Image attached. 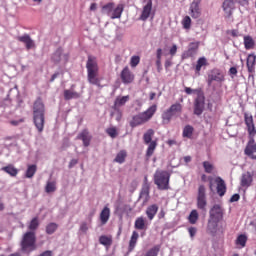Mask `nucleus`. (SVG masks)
<instances>
[{
  "mask_svg": "<svg viewBox=\"0 0 256 256\" xmlns=\"http://www.w3.org/2000/svg\"><path fill=\"white\" fill-rule=\"evenodd\" d=\"M244 122L247 127V131L251 140L248 142L244 153L250 159H256V143L253 137L256 135L255 121L253 120V115L251 113H244Z\"/></svg>",
  "mask_w": 256,
  "mask_h": 256,
  "instance_id": "1",
  "label": "nucleus"
},
{
  "mask_svg": "<svg viewBox=\"0 0 256 256\" xmlns=\"http://www.w3.org/2000/svg\"><path fill=\"white\" fill-rule=\"evenodd\" d=\"M33 121L38 133H43V129H45V103H43V98L41 97L34 101Z\"/></svg>",
  "mask_w": 256,
  "mask_h": 256,
  "instance_id": "2",
  "label": "nucleus"
},
{
  "mask_svg": "<svg viewBox=\"0 0 256 256\" xmlns=\"http://www.w3.org/2000/svg\"><path fill=\"white\" fill-rule=\"evenodd\" d=\"M155 113H157V105L154 104L150 106L146 111L138 115H134L132 117V120L129 122L130 127H132V129H135V127H139V125L147 123L153 118Z\"/></svg>",
  "mask_w": 256,
  "mask_h": 256,
  "instance_id": "3",
  "label": "nucleus"
},
{
  "mask_svg": "<svg viewBox=\"0 0 256 256\" xmlns=\"http://www.w3.org/2000/svg\"><path fill=\"white\" fill-rule=\"evenodd\" d=\"M208 229L216 231L219 227V222L223 220V208L219 204H215L209 212Z\"/></svg>",
  "mask_w": 256,
  "mask_h": 256,
  "instance_id": "4",
  "label": "nucleus"
},
{
  "mask_svg": "<svg viewBox=\"0 0 256 256\" xmlns=\"http://www.w3.org/2000/svg\"><path fill=\"white\" fill-rule=\"evenodd\" d=\"M182 113H183V105H181V103L176 102L172 104L168 109H166L162 113L163 125H169L173 117H181Z\"/></svg>",
  "mask_w": 256,
  "mask_h": 256,
  "instance_id": "5",
  "label": "nucleus"
},
{
  "mask_svg": "<svg viewBox=\"0 0 256 256\" xmlns=\"http://www.w3.org/2000/svg\"><path fill=\"white\" fill-rule=\"evenodd\" d=\"M171 179V174L166 170H157L154 174V183L157 185L160 191H169V181Z\"/></svg>",
  "mask_w": 256,
  "mask_h": 256,
  "instance_id": "6",
  "label": "nucleus"
},
{
  "mask_svg": "<svg viewBox=\"0 0 256 256\" xmlns=\"http://www.w3.org/2000/svg\"><path fill=\"white\" fill-rule=\"evenodd\" d=\"M123 11H125L123 4H118L117 7H115V3L110 2L102 6V13L108 15L111 19H121Z\"/></svg>",
  "mask_w": 256,
  "mask_h": 256,
  "instance_id": "7",
  "label": "nucleus"
},
{
  "mask_svg": "<svg viewBox=\"0 0 256 256\" xmlns=\"http://www.w3.org/2000/svg\"><path fill=\"white\" fill-rule=\"evenodd\" d=\"M35 243H37V237L35 236V232H26L21 241V249L25 253H31V251H35L37 249V246H35Z\"/></svg>",
  "mask_w": 256,
  "mask_h": 256,
  "instance_id": "8",
  "label": "nucleus"
},
{
  "mask_svg": "<svg viewBox=\"0 0 256 256\" xmlns=\"http://www.w3.org/2000/svg\"><path fill=\"white\" fill-rule=\"evenodd\" d=\"M154 135L155 130L153 129H148L143 135V141L145 145H148V148L146 150L147 159L153 157V153H155V149H157V140H153Z\"/></svg>",
  "mask_w": 256,
  "mask_h": 256,
  "instance_id": "9",
  "label": "nucleus"
},
{
  "mask_svg": "<svg viewBox=\"0 0 256 256\" xmlns=\"http://www.w3.org/2000/svg\"><path fill=\"white\" fill-rule=\"evenodd\" d=\"M88 81L91 85H101V80L99 79V66L97 65H87Z\"/></svg>",
  "mask_w": 256,
  "mask_h": 256,
  "instance_id": "10",
  "label": "nucleus"
},
{
  "mask_svg": "<svg viewBox=\"0 0 256 256\" xmlns=\"http://www.w3.org/2000/svg\"><path fill=\"white\" fill-rule=\"evenodd\" d=\"M213 81H216V83H220V84L223 83V81H225V73H223V71L218 69L211 70L208 73V79H207V83L209 87L213 85Z\"/></svg>",
  "mask_w": 256,
  "mask_h": 256,
  "instance_id": "11",
  "label": "nucleus"
},
{
  "mask_svg": "<svg viewBox=\"0 0 256 256\" xmlns=\"http://www.w3.org/2000/svg\"><path fill=\"white\" fill-rule=\"evenodd\" d=\"M205 110V94L199 92L194 100V115H202Z\"/></svg>",
  "mask_w": 256,
  "mask_h": 256,
  "instance_id": "12",
  "label": "nucleus"
},
{
  "mask_svg": "<svg viewBox=\"0 0 256 256\" xmlns=\"http://www.w3.org/2000/svg\"><path fill=\"white\" fill-rule=\"evenodd\" d=\"M120 79L124 85H131L135 81V74L129 69V66H126L120 73Z\"/></svg>",
  "mask_w": 256,
  "mask_h": 256,
  "instance_id": "13",
  "label": "nucleus"
},
{
  "mask_svg": "<svg viewBox=\"0 0 256 256\" xmlns=\"http://www.w3.org/2000/svg\"><path fill=\"white\" fill-rule=\"evenodd\" d=\"M153 13V0H148L146 5L143 6L139 21H147Z\"/></svg>",
  "mask_w": 256,
  "mask_h": 256,
  "instance_id": "14",
  "label": "nucleus"
},
{
  "mask_svg": "<svg viewBox=\"0 0 256 256\" xmlns=\"http://www.w3.org/2000/svg\"><path fill=\"white\" fill-rule=\"evenodd\" d=\"M240 185L243 189H249L253 185V173L245 172L240 177Z\"/></svg>",
  "mask_w": 256,
  "mask_h": 256,
  "instance_id": "15",
  "label": "nucleus"
},
{
  "mask_svg": "<svg viewBox=\"0 0 256 256\" xmlns=\"http://www.w3.org/2000/svg\"><path fill=\"white\" fill-rule=\"evenodd\" d=\"M200 0H194L190 5V15L192 19H199L201 17V9H199Z\"/></svg>",
  "mask_w": 256,
  "mask_h": 256,
  "instance_id": "16",
  "label": "nucleus"
},
{
  "mask_svg": "<svg viewBox=\"0 0 256 256\" xmlns=\"http://www.w3.org/2000/svg\"><path fill=\"white\" fill-rule=\"evenodd\" d=\"M215 183L217 185L216 190L220 197H223L225 193H227V185L225 184V180H223L221 177H216Z\"/></svg>",
  "mask_w": 256,
  "mask_h": 256,
  "instance_id": "17",
  "label": "nucleus"
},
{
  "mask_svg": "<svg viewBox=\"0 0 256 256\" xmlns=\"http://www.w3.org/2000/svg\"><path fill=\"white\" fill-rule=\"evenodd\" d=\"M67 59H69V56L67 54H63L62 48H58L52 55L53 63H61V61H67Z\"/></svg>",
  "mask_w": 256,
  "mask_h": 256,
  "instance_id": "18",
  "label": "nucleus"
},
{
  "mask_svg": "<svg viewBox=\"0 0 256 256\" xmlns=\"http://www.w3.org/2000/svg\"><path fill=\"white\" fill-rule=\"evenodd\" d=\"M222 8L227 17H231V15H233V9H235V1L225 0L222 4Z\"/></svg>",
  "mask_w": 256,
  "mask_h": 256,
  "instance_id": "19",
  "label": "nucleus"
},
{
  "mask_svg": "<svg viewBox=\"0 0 256 256\" xmlns=\"http://www.w3.org/2000/svg\"><path fill=\"white\" fill-rule=\"evenodd\" d=\"M198 49H199V43H197V42L190 43L188 50L186 52H184L182 55L183 59L193 57V55H195L197 53Z\"/></svg>",
  "mask_w": 256,
  "mask_h": 256,
  "instance_id": "20",
  "label": "nucleus"
},
{
  "mask_svg": "<svg viewBox=\"0 0 256 256\" xmlns=\"http://www.w3.org/2000/svg\"><path fill=\"white\" fill-rule=\"evenodd\" d=\"M77 139L83 141L84 147H89V145H91V135H89V131L87 129L80 132Z\"/></svg>",
  "mask_w": 256,
  "mask_h": 256,
  "instance_id": "21",
  "label": "nucleus"
},
{
  "mask_svg": "<svg viewBox=\"0 0 256 256\" xmlns=\"http://www.w3.org/2000/svg\"><path fill=\"white\" fill-rule=\"evenodd\" d=\"M18 41H20V43H25L26 45V49H33V47H35V42H33V40L31 39V36H29L28 34H25L23 36H19Z\"/></svg>",
  "mask_w": 256,
  "mask_h": 256,
  "instance_id": "22",
  "label": "nucleus"
},
{
  "mask_svg": "<svg viewBox=\"0 0 256 256\" xmlns=\"http://www.w3.org/2000/svg\"><path fill=\"white\" fill-rule=\"evenodd\" d=\"M158 211H159V206L157 204H152L147 207L146 215L149 221H153V219H155V215H157Z\"/></svg>",
  "mask_w": 256,
  "mask_h": 256,
  "instance_id": "23",
  "label": "nucleus"
},
{
  "mask_svg": "<svg viewBox=\"0 0 256 256\" xmlns=\"http://www.w3.org/2000/svg\"><path fill=\"white\" fill-rule=\"evenodd\" d=\"M109 217H111V209L105 206L100 213L101 225H107V222L109 221Z\"/></svg>",
  "mask_w": 256,
  "mask_h": 256,
  "instance_id": "24",
  "label": "nucleus"
},
{
  "mask_svg": "<svg viewBox=\"0 0 256 256\" xmlns=\"http://www.w3.org/2000/svg\"><path fill=\"white\" fill-rule=\"evenodd\" d=\"M151 188L145 185V187H142L139 199H142L143 205H147L149 203V199H151V196H149Z\"/></svg>",
  "mask_w": 256,
  "mask_h": 256,
  "instance_id": "25",
  "label": "nucleus"
},
{
  "mask_svg": "<svg viewBox=\"0 0 256 256\" xmlns=\"http://www.w3.org/2000/svg\"><path fill=\"white\" fill-rule=\"evenodd\" d=\"M75 86L72 85V88ZM81 97V94L79 92H75L73 89L70 90H64V99L65 101H71V99H79Z\"/></svg>",
  "mask_w": 256,
  "mask_h": 256,
  "instance_id": "26",
  "label": "nucleus"
},
{
  "mask_svg": "<svg viewBox=\"0 0 256 256\" xmlns=\"http://www.w3.org/2000/svg\"><path fill=\"white\" fill-rule=\"evenodd\" d=\"M1 171L7 173L8 175H10V177H15L16 175H19V169L15 168L13 164H8L7 166L2 167Z\"/></svg>",
  "mask_w": 256,
  "mask_h": 256,
  "instance_id": "27",
  "label": "nucleus"
},
{
  "mask_svg": "<svg viewBox=\"0 0 256 256\" xmlns=\"http://www.w3.org/2000/svg\"><path fill=\"white\" fill-rule=\"evenodd\" d=\"M129 99H130L129 95L117 97L112 107H115L116 109H121V107H124V105H126Z\"/></svg>",
  "mask_w": 256,
  "mask_h": 256,
  "instance_id": "28",
  "label": "nucleus"
},
{
  "mask_svg": "<svg viewBox=\"0 0 256 256\" xmlns=\"http://www.w3.org/2000/svg\"><path fill=\"white\" fill-rule=\"evenodd\" d=\"M134 227L138 231H145L147 229V223L145 222V218H143V216L138 217L135 220Z\"/></svg>",
  "mask_w": 256,
  "mask_h": 256,
  "instance_id": "29",
  "label": "nucleus"
},
{
  "mask_svg": "<svg viewBox=\"0 0 256 256\" xmlns=\"http://www.w3.org/2000/svg\"><path fill=\"white\" fill-rule=\"evenodd\" d=\"M126 159H127V150H120L114 159V163H119L120 165H123Z\"/></svg>",
  "mask_w": 256,
  "mask_h": 256,
  "instance_id": "30",
  "label": "nucleus"
},
{
  "mask_svg": "<svg viewBox=\"0 0 256 256\" xmlns=\"http://www.w3.org/2000/svg\"><path fill=\"white\" fill-rule=\"evenodd\" d=\"M139 239V233L137 231L132 232V236L129 241V251H133L135 249V245H137V241Z\"/></svg>",
  "mask_w": 256,
  "mask_h": 256,
  "instance_id": "31",
  "label": "nucleus"
},
{
  "mask_svg": "<svg viewBox=\"0 0 256 256\" xmlns=\"http://www.w3.org/2000/svg\"><path fill=\"white\" fill-rule=\"evenodd\" d=\"M199 221V212L196 209L192 210L188 216V222L190 225H195Z\"/></svg>",
  "mask_w": 256,
  "mask_h": 256,
  "instance_id": "32",
  "label": "nucleus"
},
{
  "mask_svg": "<svg viewBox=\"0 0 256 256\" xmlns=\"http://www.w3.org/2000/svg\"><path fill=\"white\" fill-rule=\"evenodd\" d=\"M35 173H37V165H35V164L29 165L27 167V170H26V173H25V177L27 179H32V177L35 176Z\"/></svg>",
  "mask_w": 256,
  "mask_h": 256,
  "instance_id": "33",
  "label": "nucleus"
},
{
  "mask_svg": "<svg viewBox=\"0 0 256 256\" xmlns=\"http://www.w3.org/2000/svg\"><path fill=\"white\" fill-rule=\"evenodd\" d=\"M100 245H104V247H111L113 245V239L109 236L102 235L99 237Z\"/></svg>",
  "mask_w": 256,
  "mask_h": 256,
  "instance_id": "34",
  "label": "nucleus"
},
{
  "mask_svg": "<svg viewBox=\"0 0 256 256\" xmlns=\"http://www.w3.org/2000/svg\"><path fill=\"white\" fill-rule=\"evenodd\" d=\"M244 47L247 50L255 48V40H253V37L244 36Z\"/></svg>",
  "mask_w": 256,
  "mask_h": 256,
  "instance_id": "35",
  "label": "nucleus"
},
{
  "mask_svg": "<svg viewBox=\"0 0 256 256\" xmlns=\"http://www.w3.org/2000/svg\"><path fill=\"white\" fill-rule=\"evenodd\" d=\"M113 111L110 113L111 117H115L116 121H121L123 119V110L121 108H115L112 106Z\"/></svg>",
  "mask_w": 256,
  "mask_h": 256,
  "instance_id": "36",
  "label": "nucleus"
},
{
  "mask_svg": "<svg viewBox=\"0 0 256 256\" xmlns=\"http://www.w3.org/2000/svg\"><path fill=\"white\" fill-rule=\"evenodd\" d=\"M57 191V182L56 181H48L45 186L46 193H55Z\"/></svg>",
  "mask_w": 256,
  "mask_h": 256,
  "instance_id": "37",
  "label": "nucleus"
},
{
  "mask_svg": "<svg viewBox=\"0 0 256 256\" xmlns=\"http://www.w3.org/2000/svg\"><path fill=\"white\" fill-rule=\"evenodd\" d=\"M207 207V198L197 197V208L205 211Z\"/></svg>",
  "mask_w": 256,
  "mask_h": 256,
  "instance_id": "38",
  "label": "nucleus"
},
{
  "mask_svg": "<svg viewBox=\"0 0 256 256\" xmlns=\"http://www.w3.org/2000/svg\"><path fill=\"white\" fill-rule=\"evenodd\" d=\"M194 128L191 125H186L183 129V137H187V139H191L193 137Z\"/></svg>",
  "mask_w": 256,
  "mask_h": 256,
  "instance_id": "39",
  "label": "nucleus"
},
{
  "mask_svg": "<svg viewBox=\"0 0 256 256\" xmlns=\"http://www.w3.org/2000/svg\"><path fill=\"white\" fill-rule=\"evenodd\" d=\"M159 251H161V246L156 245V246L152 247L151 249H149L146 252L145 256H158Z\"/></svg>",
  "mask_w": 256,
  "mask_h": 256,
  "instance_id": "40",
  "label": "nucleus"
},
{
  "mask_svg": "<svg viewBox=\"0 0 256 256\" xmlns=\"http://www.w3.org/2000/svg\"><path fill=\"white\" fill-rule=\"evenodd\" d=\"M39 228V218L35 217L31 220L28 229L30 230V232L33 231H37V229Z\"/></svg>",
  "mask_w": 256,
  "mask_h": 256,
  "instance_id": "41",
  "label": "nucleus"
},
{
  "mask_svg": "<svg viewBox=\"0 0 256 256\" xmlns=\"http://www.w3.org/2000/svg\"><path fill=\"white\" fill-rule=\"evenodd\" d=\"M106 133L108 134L109 137H111V139H115L119 135V132L117 131V127L115 126L107 128Z\"/></svg>",
  "mask_w": 256,
  "mask_h": 256,
  "instance_id": "42",
  "label": "nucleus"
},
{
  "mask_svg": "<svg viewBox=\"0 0 256 256\" xmlns=\"http://www.w3.org/2000/svg\"><path fill=\"white\" fill-rule=\"evenodd\" d=\"M236 245H240V247H245L247 245V236L245 234H241L236 239Z\"/></svg>",
  "mask_w": 256,
  "mask_h": 256,
  "instance_id": "43",
  "label": "nucleus"
},
{
  "mask_svg": "<svg viewBox=\"0 0 256 256\" xmlns=\"http://www.w3.org/2000/svg\"><path fill=\"white\" fill-rule=\"evenodd\" d=\"M203 167H204V171L205 173H213L214 169H215V166L209 162V161H204L202 163Z\"/></svg>",
  "mask_w": 256,
  "mask_h": 256,
  "instance_id": "44",
  "label": "nucleus"
},
{
  "mask_svg": "<svg viewBox=\"0 0 256 256\" xmlns=\"http://www.w3.org/2000/svg\"><path fill=\"white\" fill-rule=\"evenodd\" d=\"M57 223H49L47 226H46V233L47 235H53V233H55V231H57Z\"/></svg>",
  "mask_w": 256,
  "mask_h": 256,
  "instance_id": "45",
  "label": "nucleus"
},
{
  "mask_svg": "<svg viewBox=\"0 0 256 256\" xmlns=\"http://www.w3.org/2000/svg\"><path fill=\"white\" fill-rule=\"evenodd\" d=\"M186 95H193V93H195L197 95V97H199V93H203V91H201V89H192L189 87H185L184 89Z\"/></svg>",
  "mask_w": 256,
  "mask_h": 256,
  "instance_id": "46",
  "label": "nucleus"
},
{
  "mask_svg": "<svg viewBox=\"0 0 256 256\" xmlns=\"http://www.w3.org/2000/svg\"><path fill=\"white\" fill-rule=\"evenodd\" d=\"M182 26L184 29H191V17L185 16L182 20Z\"/></svg>",
  "mask_w": 256,
  "mask_h": 256,
  "instance_id": "47",
  "label": "nucleus"
},
{
  "mask_svg": "<svg viewBox=\"0 0 256 256\" xmlns=\"http://www.w3.org/2000/svg\"><path fill=\"white\" fill-rule=\"evenodd\" d=\"M156 57H157L156 65H161V57H163V49L161 48L157 49Z\"/></svg>",
  "mask_w": 256,
  "mask_h": 256,
  "instance_id": "48",
  "label": "nucleus"
},
{
  "mask_svg": "<svg viewBox=\"0 0 256 256\" xmlns=\"http://www.w3.org/2000/svg\"><path fill=\"white\" fill-rule=\"evenodd\" d=\"M256 56L255 54H249L247 57L246 65H255Z\"/></svg>",
  "mask_w": 256,
  "mask_h": 256,
  "instance_id": "49",
  "label": "nucleus"
},
{
  "mask_svg": "<svg viewBox=\"0 0 256 256\" xmlns=\"http://www.w3.org/2000/svg\"><path fill=\"white\" fill-rule=\"evenodd\" d=\"M197 197L207 198V196L205 195V186L200 185L198 187V195H197Z\"/></svg>",
  "mask_w": 256,
  "mask_h": 256,
  "instance_id": "50",
  "label": "nucleus"
},
{
  "mask_svg": "<svg viewBox=\"0 0 256 256\" xmlns=\"http://www.w3.org/2000/svg\"><path fill=\"white\" fill-rule=\"evenodd\" d=\"M188 233L191 237V239H194L195 238V235H197V229L195 227H189L188 228Z\"/></svg>",
  "mask_w": 256,
  "mask_h": 256,
  "instance_id": "51",
  "label": "nucleus"
},
{
  "mask_svg": "<svg viewBox=\"0 0 256 256\" xmlns=\"http://www.w3.org/2000/svg\"><path fill=\"white\" fill-rule=\"evenodd\" d=\"M140 62H141V57H139V56L131 57V60H130L131 65H137Z\"/></svg>",
  "mask_w": 256,
  "mask_h": 256,
  "instance_id": "52",
  "label": "nucleus"
},
{
  "mask_svg": "<svg viewBox=\"0 0 256 256\" xmlns=\"http://www.w3.org/2000/svg\"><path fill=\"white\" fill-rule=\"evenodd\" d=\"M201 67H203V66L196 65V66L192 67L193 71H195V77H199V75H201Z\"/></svg>",
  "mask_w": 256,
  "mask_h": 256,
  "instance_id": "53",
  "label": "nucleus"
},
{
  "mask_svg": "<svg viewBox=\"0 0 256 256\" xmlns=\"http://www.w3.org/2000/svg\"><path fill=\"white\" fill-rule=\"evenodd\" d=\"M80 231L82 233H86L87 231H89V226H87V222H82L80 225Z\"/></svg>",
  "mask_w": 256,
  "mask_h": 256,
  "instance_id": "54",
  "label": "nucleus"
},
{
  "mask_svg": "<svg viewBox=\"0 0 256 256\" xmlns=\"http://www.w3.org/2000/svg\"><path fill=\"white\" fill-rule=\"evenodd\" d=\"M241 199V196L239 194H233L232 197L230 198V203H235Z\"/></svg>",
  "mask_w": 256,
  "mask_h": 256,
  "instance_id": "55",
  "label": "nucleus"
},
{
  "mask_svg": "<svg viewBox=\"0 0 256 256\" xmlns=\"http://www.w3.org/2000/svg\"><path fill=\"white\" fill-rule=\"evenodd\" d=\"M79 163V161L77 159H72L70 162H69V169H73V167H75V165H77Z\"/></svg>",
  "mask_w": 256,
  "mask_h": 256,
  "instance_id": "56",
  "label": "nucleus"
},
{
  "mask_svg": "<svg viewBox=\"0 0 256 256\" xmlns=\"http://www.w3.org/2000/svg\"><path fill=\"white\" fill-rule=\"evenodd\" d=\"M197 65H207V58L201 57L200 59H198Z\"/></svg>",
  "mask_w": 256,
  "mask_h": 256,
  "instance_id": "57",
  "label": "nucleus"
},
{
  "mask_svg": "<svg viewBox=\"0 0 256 256\" xmlns=\"http://www.w3.org/2000/svg\"><path fill=\"white\" fill-rule=\"evenodd\" d=\"M87 65H95V57L89 56Z\"/></svg>",
  "mask_w": 256,
  "mask_h": 256,
  "instance_id": "58",
  "label": "nucleus"
},
{
  "mask_svg": "<svg viewBox=\"0 0 256 256\" xmlns=\"http://www.w3.org/2000/svg\"><path fill=\"white\" fill-rule=\"evenodd\" d=\"M177 53V45H173L171 48H170V55H175Z\"/></svg>",
  "mask_w": 256,
  "mask_h": 256,
  "instance_id": "59",
  "label": "nucleus"
},
{
  "mask_svg": "<svg viewBox=\"0 0 256 256\" xmlns=\"http://www.w3.org/2000/svg\"><path fill=\"white\" fill-rule=\"evenodd\" d=\"M230 75H232V77L234 75H237V67H231L229 70Z\"/></svg>",
  "mask_w": 256,
  "mask_h": 256,
  "instance_id": "60",
  "label": "nucleus"
},
{
  "mask_svg": "<svg viewBox=\"0 0 256 256\" xmlns=\"http://www.w3.org/2000/svg\"><path fill=\"white\" fill-rule=\"evenodd\" d=\"M145 185L148 186L149 189H151V185L149 184V180H148L147 176L144 177V182H143L142 187H145Z\"/></svg>",
  "mask_w": 256,
  "mask_h": 256,
  "instance_id": "61",
  "label": "nucleus"
},
{
  "mask_svg": "<svg viewBox=\"0 0 256 256\" xmlns=\"http://www.w3.org/2000/svg\"><path fill=\"white\" fill-rule=\"evenodd\" d=\"M249 73H255V66L254 65H248L247 66Z\"/></svg>",
  "mask_w": 256,
  "mask_h": 256,
  "instance_id": "62",
  "label": "nucleus"
},
{
  "mask_svg": "<svg viewBox=\"0 0 256 256\" xmlns=\"http://www.w3.org/2000/svg\"><path fill=\"white\" fill-rule=\"evenodd\" d=\"M59 77V72H56L52 75L51 79H50V82L53 83V81H55V79Z\"/></svg>",
  "mask_w": 256,
  "mask_h": 256,
  "instance_id": "63",
  "label": "nucleus"
},
{
  "mask_svg": "<svg viewBox=\"0 0 256 256\" xmlns=\"http://www.w3.org/2000/svg\"><path fill=\"white\" fill-rule=\"evenodd\" d=\"M230 35H231L232 37H238L239 31H237V30H231Z\"/></svg>",
  "mask_w": 256,
  "mask_h": 256,
  "instance_id": "64",
  "label": "nucleus"
}]
</instances>
